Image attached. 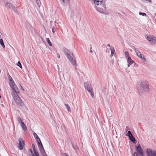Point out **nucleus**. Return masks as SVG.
<instances>
[{"instance_id":"e433bc0d","label":"nucleus","mask_w":156,"mask_h":156,"mask_svg":"<svg viewBox=\"0 0 156 156\" xmlns=\"http://www.w3.org/2000/svg\"><path fill=\"white\" fill-rule=\"evenodd\" d=\"M9 80L10 81L11 80H13L12 77H11V76L9 75Z\"/></svg>"},{"instance_id":"c756f323","label":"nucleus","mask_w":156,"mask_h":156,"mask_svg":"<svg viewBox=\"0 0 156 156\" xmlns=\"http://www.w3.org/2000/svg\"><path fill=\"white\" fill-rule=\"evenodd\" d=\"M34 152L35 156H40L39 153L36 150L34 151Z\"/></svg>"},{"instance_id":"6ab92c4d","label":"nucleus","mask_w":156,"mask_h":156,"mask_svg":"<svg viewBox=\"0 0 156 156\" xmlns=\"http://www.w3.org/2000/svg\"><path fill=\"white\" fill-rule=\"evenodd\" d=\"M20 124V126L23 130H26L27 129V127L24 122H22Z\"/></svg>"},{"instance_id":"412c9836","label":"nucleus","mask_w":156,"mask_h":156,"mask_svg":"<svg viewBox=\"0 0 156 156\" xmlns=\"http://www.w3.org/2000/svg\"><path fill=\"white\" fill-rule=\"evenodd\" d=\"M129 137V139L131 141L133 142L134 143H135V142L136 141V140H135V138H134V136H133V135H131V136H130V137Z\"/></svg>"},{"instance_id":"58836bf2","label":"nucleus","mask_w":156,"mask_h":156,"mask_svg":"<svg viewBox=\"0 0 156 156\" xmlns=\"http://www.w3.org/2000/svg\"><path fill=\"white\" fill-rule=\"evenodd\" d=\"M62 156H69L67 154H66V153H63V154H62Z\"/></svg>"},{"instance_id":"c85d7f7f","label":"nucleus","mask_w":156,"mask_h":156,"mask_svg":"<svg viewBox=\"0 0 156 156\" xmlns=\"http://www.w3.org/2000/svg\"><path fill=\"white\" fill-rule=\"evenodd\" d=\"M61 1L64 4H67L69 1V0H61Z\"/></svg>"},{"instance_id":"72a5a7b5","label":"nucleus","mask_w":156,"mask_h":156,"mask_svg":"<svg viewBox=\"0 0 156 156\" xmlns=\"http://www.w3.org/2000/svg\"><path fill=\"white\" fill-rule=\"evenodd\" d=\"M36 2L39 7L40 6V0H36Z\"/></svg>"},{"instance_id":"de8ad7c7","label":"nucleus","mask_w":156,"mask_h":156,"mask_svg":"<svg viewBox=\"0 0 156 156\" xmlns=\"http://www.w3.org/2000/svg\"><path fill=\"white\" fill-rule=\"evenodd\" d=\"M107 46L108 47H110V48L111 47H110V45L109 44H107Z\"/></svg>"},{"instance_id":"37998d69","label":"nucleus","mask_w":156,"mask_h":156,"mask_svg":"<svg viewBox=\"0 0 156 156\" xmlns=\"http://www.w3.org/2000/svg\"><path fill=\"white\" fill-rule=\"evenodd\" d=\"M52 31L53 33H55L54 29V28H53L52 29Z\"/></svg>"},{"instance_id":"79ce46f5","label":"nucleus","mask_w":156,"mask_h":156,"mask_svg":"<svg viewBox=\"0 0 156 156\" xmlns=\"http://www.w3.org/2000/svg\"><path fill=\"white\" fill-rule=\"evenodd\" d=\"M43 156H48L46 154V153L43 154L42 155Z\"/></svg>"},{"instance_id":"0eeeda50","label":"nucleus","mask_w":156,"mask_h":156,"mask_svg":"<svg viewBox=\"0 0 156 156\" xmlns=\"http://www.w3.org/2000/svg\"><path fill=\"white\" fill-rule=\"evenodd\" d=\"M146 38L150 43L152 44H154L156 42V39L155 37L153 36H146Z\"/></svg>"},{"instance_id":"f3484780","label":"nucleus","mask_w":156,"mask_h":156,"mask_svg":"<svg viewBox=\"0 0 156 156\" xmlns=\"http://www.w3.org/2000/svg\"><path fill=\"white\" fill-rule=\"evenodd\" d=\"M5 6L7 8L11 9L13 7V6L11 3L9 2H7L6 3Z\"/></svg>"},{"instance_id":"c9c22d12","label":"nucleus","mask_w":156,"mask_h":156,"mask_svg":"<svg viewBox=\"0 0 156 156\" xmlns=\"http://www.w3.org/2000/svg\"><path fill=\"white\" fill-rule=\"evenodd\" d=\"M68 72V70L67 69H66L65 70V69H63V71H62V72L63 73V74H65V73H66Z\"/></svg>"},{"instance_id":"f704fd0d","label":"nucleus","mask_w":156,"mask_h":156,"mask_svg":"<svg viewBox=\"0 0 156 156\" xmlns=\"http://www.w3.org/2000/svg\"><path fill=\"white\" fill-rule=\"evenodd\" d=\"M17 65L18 66H19L21 69H22V67L21 63L20 61H19L18 62Z\"/></svg>"},{"instance_id":"4468645a","label":"nucleus","mask_w":156,"mask_h":156,"mask_svg":"<svg viewBox=\"0 0 156 156\" xmlns=\"http://www.w3.org/2000/svg\"><path fill=\"white\" fill-rule=\"evenodd\" d=\"M103 0H94V7L101 5L103 3Z\"/></svg>"},{"instance_id":"9d476101","label":"nucleus","mask_w":156,"mask_h":156,"mask_svg":"<svg viewBox=\"0 0 156 156\" xmlns=\"http://www.w3.org/2000/svg\"><path fill=\"white\" fill-rule=\"evenodd\" d=\"M136 150L139 154V156H144L143 150L140 144H139L136 147Z\"/></svg>"},{"instance_id":"dca6fc26","label":"nucleus","mask_w":156,"mask_h":156,"mask_svg":"<svg viewBox=\"0 0 156 156\" xmlns=\"http://www.w3.org/2000/svg\"><path fill=\"white\" fill-rule=\"evenodd\" d=\"M33 135L34 137L36 140L37 143L38 144V143H41V141L40 140V139L39 138L38 136L36 134V133H34L33 134Z\"/></svg>"},{"instance_id":"a18cd8bd","label":"nucleus","mask_w":156,"mask_h":156,"mask_svg":"<svg viewBox=\"0 0 156 156\" xmlns=\"http://www.w3.org/2000/svg\"><path fill=\"white\" fill-rule=\"evenodd\" d=\"M91 49H92V48L90 47V52H93L91 50Z\"/></svg>"},{"instance_id":"cd10ccee","label":"nucleus","mask_w":156,"mask_h":156,"mask_svg":"<svg viewBox=\"0 0 156 156\" xmlns=\"http://www.w3.org/2000/svg\"><path fill=\"white\" fill-rule=\"evenodd\" d=\"M17 120L18 121V122L20 124L21 123H22L23 122L22 120L20 118V117H17Z\"/></svg>"},{"instance_id":"09e8293b","label":"nucleus","mask_w":156,"mask_h":156,"mask_svg":"<svg viewBox=\"0 0 156 156\" xmlns=\"http://www.w3.org/2000/svg\"><path fill=\"white\" fill-rule=\"evenodd\" d=\"M21 89L23 90V91H24V89H23V88L22 87H21Z\"/></svg>"},{"instance_id":"f257e3e1","label":"nucleus","mask_w":156,"mask_h":156,"mask_svg":"<svg viewBox=\"0 0 156 156\" xmlns=\"http://www.w3.org/2000/svg\"><path fill=\"white\" fill-rule=\"evenodd\" d=\"M139 86L138 88V92L140 95L148 92L149 89L146 81H143L139 83Z\"/></svg>"},{"instance_id":"c03bdc74","label":"nucleus","mask_w":156,"mask_h":156,"mask_svg":"<svg viewBox=\"0 0 156 156\" xmlns=\"http://www.w3.org/2000/svg\"><path fill=\"white\" fill-rule=\"evenodd\" d=\"M145 0H144V1ZM146 1H148L149 2L151 3V0H146Z\"/></svg>"},{"instance_id":"393cba45","label":"nucleus","mask_w":156,"mask_h":156,"mask_svg":"<svg viewBox=\"0 0 156 156\" xmlns=\"http://www.w3.org/2000/svg\"><path fill=\"white\" fill-rule=\"evenodd\" d=\"M46 41L48 43V44L51 46H52V44L49 39V38H46Z\"/></svg>"},{"instance_id":"bb28decb","label":"nucleus","mask_w":156,"mask_h":156,"mask_svg":"<svg viewBox=\"0 0 156 156\" xmlns=\"http://www.w3.org/2000/svg\"><path fill=\"white\" fill-rule=\"evenodd\" d=\"M12 9L14 12L16 13V14H18V12L17 10V9H16V8L15 7H14V6H13V7L11 9Z\"/></svg>"},{"instance_id":"473e14b6","label":"nucleus","mask_w":156,"mask_h":156,"mask_svg":"<svg viewBox=\"0 0 156 156\" xmlns=\"http://www.w3.org/2000/svg\"><path fill=\"white\" fill-rule=\"evenodd\" d=\"M139 14L140 15H142L143 16H147V14L145 13H142L141 12H139Z\"/></svg>"},{"instance_id":"9b49d317","label":"nucleus","mask_w":156,"mask_h":156,"mask_svg":"<svg viewBox=\"0 0 156 156\" xmlns=\"http://www.w3.org/2000/svg\"><path fill=\"white\" fill-rule=\"evenodd\" d=\"M12 90L13 91H11V92H13L14 94H19L20 93V90L19 89L18 87L16 84L13 85L11 87Z\"/></svg>"},{"instance_id":"423d86ee","label":"nucleus","mask_w":156,"mask_h":156,"mask_svg":"<svg viewBox=\"0 0 156 156\" xmlns=\"http://www.w3.org/2000/svg\"><path fill=\"white\" fill-rule=\"evenodd\" d=\"M146 153L147 156H156V152L150 148L147 149Z\"/></svg>"},{"instance_id":"39448f33","label":"nucleus","mask_w":156,"mask_h":156,"mask_svg":"<svg viewBox=\"0 0 156 156\" xmlns=\"http://www.w3.org/2000/svg\"><path fill=\"white\" fill-rule=\"evenodd\" d=\"M84 86L86 90H87L90 94L92 98L94 97V95L92 87L89 85L87 82H85L84 83Z\"/></svg>"},{"instance_id":"6e6552de","label":"nucleus","mask_w":156,"mask_h":156,"mask_svg":"<svg viewBox=\"0 0 156 156\" xmlns=\"http://www.w3.org/2000/svg\"><path fill=\"white\" fill-rule=\"evenodd\" d=\"M18 141L19 143L18 147L19 149L20 150H22L23 148V147L25 145V141L21 138H19L18 139Z\"/></svg>"},{"instance_id":"2f4dec72","label":"nucleus","mask_w":156,"mask_h":156,"mask_svg":"<svg viewBox=\"0 0 156 156\" xmlns=\"http://www.w3.org/2000/svg\"><path fill=\"white\" fill-rule=\"evenodd\" d=\"M125 55L126 59H127L128 58V57H130L129 56V53L127 51H126L125 52Z\"/></svg>"},{"instance_id":"f03ea898","label":"nucleus","mask_w":156,"mask_h":156,"mask_svg":"<svg viewBox=\"0 0 156 156\" xmlns=\"http://www.w3.org/2000/svg\"><path fill=\"white\" fill-rule=\"evenodd\" d=\"M63 51L65 55L67 56L71 63L74 66H76L75 58L74 57L73 53L69 51V50L64 48L63 49Z\"/></svg>"},{"instance_id":"7c9ffc66","label":"nucleus","mask_w":156,"mask_h":156,"mask_svg":"<svg viewBox=\"0 0 156 156\" xmlns=\"http://www.w3.org/2000/svg\"><path fill=\"white\" fill-rule=\"evenodd\" d=\"M132 134L131 133V132L130 131H129L126 134V136L130 137V136L132 135Z\"/></svg>"},{"instance_id":"49530a36","label":"nucleus","mask_w":156,"mask_h":156,"mask_svg":"<svg viewBox=\"0 0 156 156\" xmlns=\"http://www.w3.org/2000/svg\"><path fill=\"white\" fill-rule=\"evenodd\" d=\"M57 56L58 57V58H60V55H59V54H57Z\"/></svg>"},{"instance_id":"4c0bfd02","label":"nucleus","mask_w":156,"mask_h":156,"mask_svg":"<svg viewBox=\"0 0 156 156\" xmlns=\"http://www.w3.org/2000/svg\"><path fill=\"white\" fill-rule=\"evenodd\" d=\"M32 147H33V151H34V150H35L36 149H35V145L34 144H32Z\"/></svg>"},{"instance_id":"2eb2a0df","label":"nucleus","mask_w":156,"mask_h":156,"mask_svg":"<svg viewBox=\"0 0 156 156\" xmlns=\"http://www.w3.org/2000/svg\"><path fill=\"white\" fill-rule=\"evenodd\" d=\"M127 62L128 63V67H129L133 63H134L135 64L134 62L133 61V60H132L130 58V57H128V58L127 59Z\"/></svg>"},{"instance_id":"ea45409f","label":"nucleus","mask_w":156,"mask_h":156,"mask_svg":"<svg viewBox=\"0 0 156 156\" xmlns=\"http://www.w3.org/2000/svg\"><path fill=\"white\" fill-rule=\"evenodd\" d=\"M134 156H138V153L135 152L134 154Z\"/></svg>"},{"instance_id":"4be33fe9","label":"nucleus","mask_w":156,"mask_h":156,"mask_svg":"<svg viewBox=\"0 0 156 156\" xmlns=\"http://www.w3.org/2000/svg\"><path fill=\"white\" fill-rule=\"evenodd\" d=\"M28 152L30 156H35L31 149H29L28 150Z\"/></svg>"},{"instance_id":"aec40b11","label":"nucleus","mask_w":156,"mask_h":156,"mask_svg":"<svg viewBox=\"0 0 156 156\" xmlns=\"http://www.w3.org/2000/svg\"><path fill=\"white\" fill-rule=\"evenodd\" d=\"M110 49L111 50V56L112 57L113 54H114L115 53V51L114 50V48L113 47H111L110 48Z\"/></svg>"},{"instance_id":"a19ab883","label":"nucleus","mask_w":156,"mask_h":156,"mask_svg":"<svg viewBox=\"0 0 156 156\" xmlns=\"http://www.w3.org/2000/svg\"><path fill=\"white\" fill-rule=\"evenodd\" d=\"M129 129V127L128 126H126V129H125V130L126 132H127V131H128V130Z\"/></svg>"},{"instance_id":"a211bd4d","label":"nucleus","mask_w":156,"mask_h":156,"mask_svg":"<svg viewBox=\"0 0 156 156\" xmlns=\"http://www.w3.org/2000/svg\"><path fill=\"white\" fill-rule=\"evenodd\" d=\"M71 17L72 19L73 20L76 21L77 20V17L74 15V12H71Z\"/></svg>"},{"instance_id":"5701e85b","label":"nucleus","mask_w":156,"mask_h":156,"mask_svg":"<svg viewBox=\"0 0 156 156\" xmlns=\"http://www.w3.org/2000/svg\"><path fill=\"white\" fill-rule=\"evenodd\" d=\"M0 44L2 46L3 48H5V45L4 44L3 40L2 39H0Z\"/></svg>"},{"instance_id":"8fccbe9b","label":"nucleus","mask_w":156,"mask_h":156,"mask_svg":"<svg viewBox=\"0 0 156 156\" xmlns=\"http://www.w3.org/2000/svg\"><path fill=\"white\" fill-rule=\"evenodd\" d=\"M73 147L74 148V149H76V148H75V147H74V146L73 145Z\"/></svg>"},{"instance_id":"20e7f679","label":"nucleus","mask_w":156,"mask_h":156,"mask_svg":"<svg viewBox=\"0 0 156 156\" xmlns=\"http://www.w3.org/2000/svg\"><path fill=\"white\" fill-rule=\"evenodd\" d=\"M95 8L99 12L104 14H106V7L105 4L100 6V7H98V6H95Z\"/></svg>"},{"instance_id":"a878e982","label":"nucleus","mask_w":156,"mask_h":156,"mask_svg":"<svg viewBox=\"0 0 156 156\" xmlns=\"http://www.w3.org/2000/svg\"><path fill=\"white\" fill-rule=\"evenodd\" d=\"M15 83L13 80H11L9 82V85L10 87L15 85Z\"/></svg>"},{"instance_id":"7ed1b4c3","label":"nucleus","mask_w":156,"mask_h":156,"mask_svg":"<svg viewBox=\"0 0 156 156\" xmlns=\"http://www.w3.org/2000/svg\"><path fill=\"white\" fill-rule=\"evenodd\" d=\"M11 94L14 101L19 106H23L24 105L23 101L18 95V94H15L13 92H11Z\"/></svg>"},{"instance_id":"f8f14e48","label":"nucleus","mask_w":156,"mask_h":156,"mask_svg":"<svg viewBox=\"0 0 156 156\" xmlns=\"http://www.w3.org/2000/svg\"><path fill=\"white\" fill-rule=\"evenodd\" d=\"M38 146L42 154V155L43 154L45 153V151L41 142V143H38Z\"/></svg>"},{"instance_id":"1a4fd4ad","label":"nucleus","mask_w":156,"mask_h":156,"mask_svg":"<svg viewBox=\"0 0 156 156\" xmlns=\"http://www.w3.org/2000/svg\"><path fill=\"white\" fill-rule=\"evenodd\" d=\"M134 49L138 57L140 58L142 60H144V61H145L146 59L144 58V55L142 54L139 51L137 50L135 48Z\"/></svg>"},{"instance_id":"3c124183","label":"nucleus","mask_w":156,"mask_h":156,"mask_svg":"<svg viewBox=\"0 0 156 156\" xmlns=\"http://www.w3.org/2000/svg\"><path fill=\"white\" fill-rule=\"evenodd\" d=\"M58 72H59H59L61 73V71H60L59 70V69H58Z\"/></svg>"},{"instance_id":"b1692460","label":"nucleus","mask_w":156,"mask_h":156,"mask_svg":"<svg viewBox=\"0 0 156 156\" xmlns=\"http://www.w3.org/2000/svg\"><path fill=\"white\" fill-rule=\"evenodd\" d=\"M65 105L66 108V109H67V110H68V111L69 112H70V108L69 107V105L68 104H65Z\"/></svg>"},{"instance_id":"ddd939ff","label":"nucleus","mask_w":156,"mask_h":156,"mask_svg":"<svg viewBox=\"0 0 156 156\" xmlns=\"http://www.w3.org/2000/svg\"><path fill=\"white\" fill-rule=\"evenodd\" d=\"M38 146L42 154V155L43 154L45 153V151L41 142V143H38Z\"/></svg>"}]
</instances>
